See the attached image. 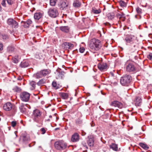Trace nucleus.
<instances>
[{"instance_id":"nucleus-22","label":"nucleus","mask_w":152,"mask_h":152,"mask_svg":"<svg viewBox=\"0 0 152 152\" xmlns=\"http://www.w3.org/2000/svg\"><path fill=\"white\" fill-rule=\"evenodd\" d=\"M20 59V57L19 56H15L12 58V62L15 64L19 62Z\"/></svg>"},{"instance_id":"nucleus-38","label":"nucleus","mask_w":152,"mask_h":152,"mask_svg":"<svg viewBox=\"0 0 152 152\" xmlns=\"http://www.w3.org/2000/svg\"><path fill=\"white\" fill-rule=\"evenodd\" d=\"M47 130V129L46 128H41L40 129V131L42 132V133H41L42 134H45V133Z\"/></svg>"},{"instance_id":"nucleus-31","label":"nucleus","mask_w":152,"mask_h":152,"mask_svg":"<svg viewBox=\"0 0 152 152\" xmlns=\"http://www.w3.org/2000/svg\"><path fill=\"white\" fill-rule=\"evenodd\" d=\"M61 97L64 99H66L68 97L67 94L66 93H62L61 94Z\"/></svg>"},{"instance_id":"nucleus-27","label":"nucleus","mask_w":152,"mask_h":152,"mask_svg":"<svg viewBox=\"0 0 152 152\" xmlns=\"http://www.w3.org/2000/svg\"><path fill=\"white\" fill-rule=\"evenodd\" d=\"M64 45L66 46V48L68 49H71L74 47V45L70 43L66 42Z\"/></svg>"},{"instance_id":"nucleus-13","label":"nucleus","mask_w":152,"mask_h":152,"mask_svg":"<svg viewBox=\"0 0 152 152\" xmlns=\"http://www.w3.org/2000/svg\"><path fill=\"white\" fill-rule=\"evenodd\" d=\"M125 41L126 42V45L133 44L135 41L134 37L132 35H128L125 38Z\"/></svg>"},{"instance_id":"nucleus-3","label":"nucleus","mask_w":152,"mask_h":152,"mask_svg":"<svg viewBox=\"0 0 152 152\" xmlns=\"http://www.w3.org/2000/svg\"><path fill=\"white\" fill-rule=\"evenodd\" d=\"M132 80V77L129 75H126L121 77L120 79L121 84L124 86H127Z\"/></svg>"},{"instance_id":"nucleus-42","label":"nucleus","mask_w":152,"mask_h":152,"mask_svg":"<svg viewBox=\"0 0 152 152\" xmlns=\"http://www.w3.org/2000/svg\"><path fill=\"white\" fill-rule=\"evenodd\" d=\"M6 0H2L1 2V4L4 7H6Z\"/></svg>"},{"instance_id":"nucleus-60","label":"nucleus","mask_w":152,"mask_h":152,"mask_svg":"<svg viewBox=\"0 0 152 152\" xmlns=\"http://www.w3.org/2000/svg\"><path fill=\"white\" fill-rule=\"evenodd\" d=\"M34 9V10H35V8H33Z\"/></svg>"},{"instance_id":"nucleus-30","label":"nucleus","mask_w":152,"mask_h":152,"mask_svg":"<svg viewBox=\"0 0 152 152\" xmlns=\"http://www.w3.org/2000/svg\"><path fill=\"white\" fill-rule=\"evenodd\" d=\"M53 87L56 89L59 88V85H57L56 81H53L52 83Z\"/></svg>"},{"instance_id":"nucleus-33","label":"nucleus","mask_w":152,"mask_h":152,"mask_svg":"<svg viewBox=\"0 0 152 152\" xmlns=\"http://www.w3.org/2000/svg\"><path fill=\"white\" fill-rule=\"evenodd\" d=\"M45 82L43 79H41L40 80L38 83L37 84L39 86H41L44 84Z\"/></svg>"},{"instance_id":"nucleus-26","label":"nucleus","mask_w":152,"mask_h":152,"mask_svg":"<svg viewBox=\"0 0 152 152\" xmlns=\"http://www.w3.org/2000/svg\"><path fill=\"white\" fill-rule=\"evenodd\" d=\"M101 11L100 9H97L95 8H93L91 10V13L97 14L100 13Z\"/></svg>"},{"instance_id":"nucleus-58","label":"nucleus","mask_w":152,"mask_h":152,"mask_svg":"<svg viewBox=\"0 0 152 152\" xmlns=\"http://www.w3.org/2000/svg\"><path fill=\"white\" fill-rule=\"evenodd\" d=\"M84 146L86 147H87V146L86 145H84Z\"/></svg>"},{"instance_id":"nucleus-16","label":"nucleus","mask_w":152,"mask_h":152,"mask_svg":"<svg viewBox=\"0 0 152 152\" xmlns=\"http://www.w3.org/2000/svg\"><path fill=\"white\" fill-rule=\"evenodd\" d=\"M116 16L117 18L123 21H124L126 19L125 14L123 12L117 13L116 14Z\"/></svg>"},{"instance_id":"nucleus-23","label":"nucleus","mask_w":152,"mask_h":152,"mask_svg":"<svg viewBox=\"0 0 152 152\" xmlns=\"http://www.w3.org/2000/svg\"><path fill=\"white\" fill-rule=\"evenodd\" d=\"M42 16V14L40 12L35 13L34 14V18L35 19L39 20L41 18Z\"/></svg>"},{"instance_id":"nucleus-45","label":"nucleus","mask_w":152,"mask_h":152,"mask_svg":"<svg viewBox=\"0 0 152 152\" xmlns=\"http://www.w3.org/2000/svg\"><path fill=\"white\" fill-rule=\"evenodd\" d=\"M17 123L15 121H12L11 122V126L13 127H14L16 125Z\"/></svg>"},{"instance_id":"nucleus-15","label":"nucleus","mask_w":152,"mask_h":152,"mask_svg":"<svg viewBox=\"0 0 152 152\" xmlns=\"http://www.w3.org/2000/svg\"><path fill=\"white\" fill-rule=\"evenodd\" d=\"M111 105L115 107H118L119 108H121L123 107V104L117 101H114L112 102Z\"/></svg>"},{"instance_id":"nucleus-39","label":"nucleus","mask_w":152,"mask_h":152,"mask_svg":"<svg viewBox=\"0 0 152 152\" xmlns=\"http://www.w3.org/2000/svg\"><path fill=\"white\" fill-rule=\"evenodd\" d=\"M115 17V15L113 13H110L108 16L109 18L111 20L113 19Z\"/></svg>"},{"instance_id":"nucleus-49","label":"nucleus","mask_w":152,"mask_h":152,"mask_svg":"<svg viewBox=\"0 0 152 152\" xmlns=\"http://www.w3.org/2000/svg\"><path fill=\"white\" fill-rule=\"evenodd\" d=\"M3 49V45L1 43H0V51L2 50Z\"/></svg>"},{"instance_id":"nucleus-8","label":"nucleus","mask_w":152,"mask_h":152,"mask_svg":"<svg viewBox=\"0 0 152 152\" xmlns=\"http://www.w3.org/2000/svg\"><path fill=\"white\" fill-rule=\"evenodd\" d=\"M58 6L61 10H67L70 8L68 3L65 0L61 1Z\"/></svg>"},{"instance_id":"nucleus-29","label":"nucleus","mask_w":152,"mask_h":152,"mask_svg":"<svg viewBox=\"0 0 152 152\" xmlns=\"http://www.w3.org/2000/svg\"><path fill=\"white\" fill-rule=\"evenodd\" d=\"M140 145L143 149L145 150H147L149 148V147L148 146V145H147L144 144L143 143H140Z\"/></svg>"},{"instance_id":"nucleus-25","label":"nucleus","mask_w":152,"mask_h":152,"mask_svg":"<svg viewBox=\"0 0 152 152\" xmlns=\"http://www.w3.org/2000/svg\"><path fill=\"white\" fill-rule=\"evenodd\" d=\"M110 148L115 151H117L118 150L117 145L113 143H112L110 145Z\"/></svg>"},{"instance_id":"nucleus-37","label":"nucleus","mask_w":152,"mask_h":152,"mask_svg":"<svg viewBox=\"0 0 152 152\" xmlns=\"http://www.w3.org/2000/svg\"><path fill=\"white\" fill-rule=\"evenodd\" d=\"M7 50L10 52H12L14 50V48L12 46H9L7 48Z\"/></svg>"},{"instance_id":"nucleus-9","label":"nucleus","mask_w":152,"mask_h":152,"mask_svg":"<svg viewBox=\"0 0 152 152\" xmlns=\"http://www.w3.org/2000/svg\"><path fill=\"white\" fill-rule=\"evenodd\" d=\"M7 23V24L12 28H17L18 27V23L13 18L8 19Z\"/></svg>"},{"instance_id":"nucleus-35","label":"nucleus","mask_w":152,"mask_h":152,"mask_svg":"<svg viewBox=\"0 0 152 152\" xmlns=\"http://www.w3.org/2000/svg\"><path fill=\"white\" fill-rule=\"evenodd\" d=\"M120 6L122 7H125L126 6V3L123 1H121L119 2Z\"/></svg>"},{"instance_id":"nucleus-44","label":"nucleus","mask_w":152,"mask_h":152,"mask_svg":"<svg viewBox=\"0 0 152 152\" xmlns=\"http://www.w3.org/2000/svg\"><path fill=\"white\" fill-rule=\"evenodd\" d=\"M85 50V48L83 47H80L79 49V51L81 53H83Z\"/></svg>"},{"instance_id":"nucleus-12","label":"nucleus","mask_w":152,"mask_h":152,"mask_svg":"<svg viewBox=\"0 0 152 152\" xmlns=\"http://www.w3.org/2000/svg\"><path fill=\"white\" fill-rule=\"evenodd\" d=\"M97 66L98 69L101 71H106L108 68L107 64L102 62L99 63L97 65Z\"/></svg>"},{"instance_id":"nucleus-51","label":"nucleus","mask_w":152,"mask_h":152,"mask_svg":"<svg viewBox=\"0 0 152 152\" xmlns=\"http://www.w3.org/2000/svg\"><path fill=\"white\" fill-rule=\"evenodd\" d=\"M135 50V48H134L132 50H130V51H131L132 52H134Z\"/></svg>"},{"instance_id":"nucleus-48","label":"nucleus","mask_w":152,"mask_h":152,"mask_svg":"<svg viewBox=\"0 0 152 152\" xmlns=\"http://www.w3.org/2000/svg\"><path fill=\"white\" fill-rule=\"evenodd\" d=\"M32 23V21L30 20H28L26 21V23L28 25L31 24Z\"/></svg>"},{"instance_id":"nucleus-6","label":"nucleus","mask_w":152,"mask_h":152,"mask_svg":"<svg viewBox=\"0 0 152 152\" xmlns=\"http://www.w3.org/2000/svg\"><path fill=\"white\" fill-rule=\"evenodd\" d=\"M54 146L56 149L61 150L66 148L67 146V144L63 141L59 140L55 142Z\"/></svg>"},{"instance_id":"nucleus-57","label":"nucleus","mask_w":152,"mask_h":152,"mask_svg":"<svg viewBox=\"0 0 152 152\" xmlns=\"http://www.w3.org/2000/svg\"><path fill=\"white\" fill-rule=\"evenodd\" d=\"M91 126H94V125H93V124H92V125H91Z\"/></svg>"},{"instance_id":"nucleus-53","label":"nucleus","mask_w":152,"mask_h":152,"mask_svg":"<svg viewBox=\"0 0 152 152\" xmlns=\"http://www.w3.org/2000/svg\"><path fill=\"white\" fill-rule=\"evenodd\" d=\"M139 103H140L141 102V99H139Z\"/></svg>"},{"instance_id":"nucleus-28","label":"nucleus","mask_w":152,"mask_h":152,"mask_svg":"<svg viewBox=\"0 0 152 152\" xmlns=\"http://www.w3.org/2000/svg\"><path fill=\"white\" fill-rule=\"evenodd\" d=\"M30 84L31 86V89L33 90L36 87V83L34 81H31L30 83Z\"/></svg>"},{"instance_id":"nucleus-50","label":"nucleus","mask_w":152,"mask_h":152,"mask_svg":"<svg viewBox=\"0 0 152 152\" xmlns=\"http://www.w3.org/2000/svg\"><path fill=\"white\" fill-rule=\"evenodd\" d=\"M17 79L18 80H21L22 79V78L21 77H19Z\"/></svg>"},{"instance_id":"nucleus-54","label":"nucleus","mask_w":152,"mask_h":152,"mask_svg":"<svg viewBox=\"0 0 152 152\" xmlns=\"http://www.w3.org/2000/svg\"><path fill=\"white\" fill-rule=\"evenodd\" d=\"M49 117L50 118H52V116L51 115H50L49 116Z\"/></svg>"},{"instance_id":"nucleus-55","label":"nucleus","mask_w":152,"mask_h":152,"mask_svg":"<svg viewBox=\"0 0 152 152\" xmlns=\"http://www.w3.org/2000/svg\"><path fill=\"white\" fill-rule=\"evenodd\" d=\"M1 6L0 5V11H1Z\"/></svg>"},{"instance_id":"nucleus-11","label":"nucleus","mask_w":152,"mask_h":152,"mask_svg":"<svg viewBox=\"0 0 152 152\" xmlns=\"http://www.w3.org/2000/svg\"><path fill=\"white\" fill-rule=\"evenodd\" d=\"M21 99L24 102H27L30 98V94L26 92H22L20 94Z\"/></svg>"},{"instance_id":"nucleus-10","label":"nucleus","mask_w":152,"mask_h":152,"mask_svg":"<svg viewBox=\"0 0 152 152\" xmlns=\"http://www.w3.org/2000/svg\"><path fill=\"white\" fill-rule=\"evenodd\" d=\"M48 13L49 15L52 18H56L58 15L57 10L55 8L49 9L48 10Z\"/></svg>"},{"instance_id":"nucleus-7","label":"nucleus","mask_w":152,"mask_h":152,"mask_svg":"<svg viewBox=\"0 0 152 152\" xmlns=\"http://www.w3.org/2000/svg\"><path fill=\"white\" fill-rule=\"evenodd\" d=\"M126 70L129 72L134 73L138 71L137 69L132 63L127 64L126 66Z\"/></svg>"},{"instance_id":"nucleus-20","label":"nucleus","mask_w":152,"mask_h":152,"mask_svg":"<svg viewBox=\"0 0 152 152\" xmlns=\"http://www.w3.org/2000/svg\"><path fill=\"white\" fill-rule=\"evenodd\" d=\"M20 66L22 68H25L29 66V64L27 60H25L21 62Z\"/></svg>"},{"instance_id":"nucleus-14","label":"nucleus","mask_w":152,"mask_h":152,"mask_svg":"<svg viewBox=\"0 0 152 152\" xmlns=\"http://www.w3.org/2000/svg\"><path fill=\"white\" fill-rule=\"evenodd\" d=\"M26 107H28L29 109H30L31 108L30 106L28 104H26L25 105L21 104L19 107L20 112L22 113L26 112Z\"/></svg>"},{"instance_id":"nucleus-1","label":"nucleus","mask_w":152,"mask_h":152,"mask_svg":"<svg viewBox=\"0 0 152 152\" xmlns=\"http://www.w3.org/2000/svg\"><path fill=\"white\" fill-rule=\"evenodd\" d=\"M102 46L101 41L95 39H92L89 45L90 48L94 53L99 50Z\"/></svg>"},{"instance_id":"nucleus-52","label":"nucleus","mask_w":152,"mask_h":152,"mask_svg":"<svg viewBox=\"0 0 152 152\" xmlns=\"http://www.w3.org/2000/svg\"><path fill=\"white\" fill-rule=\"evenodd\" d=\"M59 129V128H55V130L56 131V130H58Z\"/></svg>"},{"instance_id":"nucleus-56","label":"nucleus","mask_w":152,"mask_h":152,"mask_svg":"<svg viewBox=\"0 0 152 152\" xmlns=\"http://www.w3.org/2000/svg\"><path fill=\"white\" fill-rule=\"evenodd\" d=\"M47 121H50V119H48L47 120Z\"/></svg>"},{"instance_id":"nucleus-36","label":"nucleus","mask_w":152,"mask_h":152,"mask_svg":"<svg viewBox=\"0 0 152 152\" xmlns=\"http://www.w3.org/2000/svg\"><path fill=\"white\" fill-rule=\"evenodd\" d=\"M13 90L14 91L16 92H19L21 90L20 88L18 86H15L14 87L13 89Z\"/></svg>"},{"instance_id":"nucleus-18","label":"nucleus","mask_w":152,"mask_h":152,"mask_svg":"<svg viewBox=\"0 0 152 152\" xmlns=\"http://www.w3.org/2000/svg\"><path fill=\"white\" fill-rule=\"evenodd\" d=\"M79 136L77 133H75L72 137L71 140L73 142H76L78 141Z\"/></svg>"},{"instance_id":"nucleus-46","label":"nucleus","mask_w":152,"mask_h":152,"mask_svg":"<svg viewBox=\"0 0 152 152\" xmlns=\"http://www.w3.org/2000/svg\"><path fill=\"white\" fill-rule=\"evenodd\" d=\"M1 38H2V39L4 40L6 39H7L8 38V36H7L6 35H2L1 36Z\"/></svg>"},{"instance_id":"nucleus-41","label":"nucleus","mask_w":152,"mask_h":152,"mask_svg":"<svg viewBox=\"0 0 152 152\" xmlns=\"http://www.w3.org/2000/svg\"><path fill=\"white\" fill-rule=\"evenodd\" d=\"M136 10L138 14H141L142 13V9L139 7L136 8Z\"/></svg>"},{"instance_id":"nucleus-19","label":"nucleus","mask_w":152,"mask_h":152,"mask_svg":"<svg viewBox=\"0 0 152 152\" xmlns=\"http://www.w3.org/2000/svg\"><path fill=\"white\" fill-rule=\"evenodd\" d=\"M88 139L87 141V143L90 146H92L94 145V140L93 137L90 136L88 137Z\"/></svg>"},{"instance_id":"nucleus-4","label":"nucleus","mask_w":152,"mask_h":152,"mask_svg":"<svg viewBox=\"0 0 152 152\" xmlns=\"http://www.w3.org/2000/svg\"><path fill=\"white\" fill-rule=\"evenodd\" d=\"M4 110L6 111H12L14 113L17 111V108L15 105L10 102H7L5 103L3 106Z\"/></svg>"},{"instance_id":"nucleus-43","label":"nucleus","mask_w":152,"mask_h":152,"mask_svg":"<svg viewBox=\"0 0 152 152\" xmlns=\"http://www.w3.org/2000/svg\"><path fill=\"white\" fill-rule=\"evenodd\" d=\"M8 4L9 5H12L13 3L12 0H6Z\"/></svg>"},{"instance_id":"nucleus-47","label":"nucleus","mask_w":152,"mask_h":152,"mask_svg":"<svg viewBox=\"0 0 152 152\" xmlns=\"http://www.w3.org/2000/svg\"><path fill=\"white\" fill-rule=\"evenodd\" d=\"M148 58L150 60H151L152 58V53H150L148 56Z\"/></svg>"},{"instance_id":"nucleus-34","label":"nucleus","mask_w":152,"mask_h":152,"mask_svg":"<svg viewBox=\"0 0 152 152\" xmlns=\"http://www.w3.org/2000/svg\"><path fill=\"white\" fill-rule=\"evenodd\" d=\"M63 72H59L58 73V78H61L64 75Z\"/></svg>"},{"instance_id":"nucleus-32","label":"nucleus","mask_w":152,"mask_h":152,"mask_svg":"<svg viewBox=\"0 0 152 152\" xmlns=\"http://www.w3.org/2000/svg\"><path fill=\"white\" fill-rule=\"evenodd\" d=\"M57 0H50V4L51 6H54L55 5Z\"/></svg>"},{"instance_id":"nucleus-24","label":"nucleus","mask_w":152,"mask_h":152,"mask_svg":"<svg viewBox=\"0 0 152 152\" xmlns=\"http://www.w3.org/2000/svg\"><path fill=\"white\" fill-rule=\"evenodd\" d=\"M60 29L62 31L65 32H68L69 31V28L68 26H64L61 27Z\"/></svg>"},{"instance_id":"nucleus-59","label":"nucleus","mask_w":152,"mask_h":152,"mask_svg":"<svg viewBox=\"0 0 152 152\" xmlns=\"http://www.w3.org/2000/svg\"><path fill=\"white\" fill-rule=\"evenodd\" d=\"M135 45H134V47H135Z\"/></svg>"},{"instance_id":"nucleus-40","label":"nucleus","mask_w":152,"mask_h":152,"mask_svg":"<svg viewBox=\"0 0 152 152\" xmlns=\"http://www.w3.org/2000/svg\"><path fill=\"white\" fill-rule=\"evenodd\" d=\"M82 120L79 118H78L76 120V124H80L82 123Z\"/></svg>"},{"instance_id":"nucleus-5","label":"nucleus","mask_w":152,"mask_h":152,"mask_svg":"<svg viewBox=\"0 0 152 152\" xmlns=\"http://www.w3.org/2000/svg\"><path fill=\"white\" fill-rule=\"evenodd\" d=\"M50 73V71L48 69L42 70L34 74L33 76L36 78H39L46 76Z\"/></svg>"},{"instance_id":"nucleus-17","label":"nucleus","mask_w":152,"mask_h":152,"mask_svg":"<svg viewBox=\"0 0 152 152\" xmlns=\"http://www.w3.org/2000/svg\"><path fill=\"white\" fill-rule=\"evenodd\" d=\"M81 1L79 0H74L73 3V6L76 8H78L81 7Z\"/></svg>"},{"instance_id":"nucleus-2","label":"nucleus","mask_w":152,"mask_h":152,"mask_svg":"<svg viewBox=\"0 0 152 152\" xmlns=\"http://www.w3.org/2000/svg\"><path fill=\"white\" fill-rule=\"evenodd\" d=\"M42 112L38 109L34 110L32 115L33 121L37 123H40L42 120Z\"/></svg>"},{"instance_id":"nucleus-21","label":"nucleus","mask_w":152,"mask_h":152,"mask_svg":"<svg viewBox=\"0 0 152 152\" xmlns=\"http://www.w3.org/2000/svg\"><path fill=\"white\" fill-rule=\"evenodd\" d=\"M20 139L24 142L28 141L29 140V137L26 134H22L20 136Z\"/></svg>"}]
</instances>
